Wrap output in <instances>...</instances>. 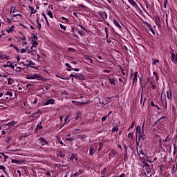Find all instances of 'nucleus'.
I'll list each match as a JSON object with an SVG mask.
<instances>
[{"label": "nucleus", "mask_w": 177, "mask_h": 177, "mask_svg": "<svg viewBox=\"0 0 177 177\" xmlns=\"http://www.w3.org/2000/svg\"><path fill=\"white\" fill-rule=\"evenodd\" d=\"M164 118H167V117L162 116L153 123V131H158V129H162V127L164 126V122H162V120H164Z\"/></svg>", "instance_id": "nucleus-1"}, {"label": "nucleus", "mask_w": 177, "mask_h": 177, "mask_svg": "<svg viewBox=\"0 0 177 177\" xmlns=\"http://www.w3.org/2000/svg\"><path fill=\"white\" fill-rule=\"evenodd\" d=\"M44 120L38 121L37 127L35 129V133H41L44 129V126H42V122Z\"/></svg>", "instance_id": "nucleus-2"}, {"label": "nucleus", "mask_w": 177, "mask_h": 177, "mask_svg": "<svg viewBox=\"0 0 177 177\" xmlns=\"http://www.w3.org/2000/svg\"><path fill=\"white\" fill-rule=\"evenodd\" d=\"M55 102H56V100H55V99L53 98H46L43 101V106H49V104H54Z\"/></svg>", "instance_id": "nucleus-3"}, {"label": "nucleus", "mask_w": 177, "mask_h": 177, "mask_svg": "<svg viewBox=\"0 0 177 177\" xmlns=\"http://www.w3.org/2000/svg\"><path fill=\"white\" fill-rule=\"evenodd\" d=\"M138 72H135L133 74H131V78L133 77L132 85H134L135 84H136V82H138V78L140 77L139 75H138Z\"/></svg>", "instance_id": "nucleus-4"}, {"label": "nucleus", "mask_w": 177, "mask_h": 177, "mask_svg": "<svg viewBox=\"0 0 177 177\" xmlns=\"http://www.w3.org/2000/svg\"><path fill=\"white\" fill-rule=\"evenodd\" d=\"M24 66L26 67H31L32 68H35V70H37L38 68V67L37 66H35V63H34V62L32 61H26V64H24Z\"/></svg>", "instance_id": "nucleus-5"}, {"label": "nucleus", "mask_w": 177, "mask_h": 177, "mask_svg": "<svg viewBox=\"0 0 177 177\" xmlns=\"http://www.w3.org/2000/svg\"><path fill=\"white\" fill-rule=\"evenodd\" d=\"M27 78L28 80H41V75L35 73L33 75H29Z\"/></svg>", "instance_id": "nucleus-6"}, {"label": "nucleus", "mask_w": 177, "mask_h": 177, "mask_svg": "<svg viewBox=\"0 0 177 177\" xmlns=\"http://www.w3.org/2000/svg\"><path fill=\"white\" fill-rule=\"evenodd\" d=\"M75 78L79 81H85L86 80L85 76L81 73H75Z\"/></svg>", "instance_id": "nucleus-7"}, {"label": "nucleus", "mask_w": 177, "mask_h": 177, "mask_svg": "<svg viewBox=\"0 0 177 177\" xmlns=\"http://www.w3.org/2000/svg\"><path fill=\"white\" fill-rule=\"evenodd\" d=\"M145 136H146L145 134L138 135V139L136 140L137 146H139V142H140V140H145ZM136 138H138V134H136Z\"/></svg>", "instance_id": "nucleus-8"}, {"label": "nucleus", "mask_w": 177, "mask_h": 177, "mask_svg": "<svg viewBox=\"0 0 177 177\" xmlns=\"http://www.w3.org/2000/svg\"><path fill=\"white\" fill-rule=\"evenodd\" d=\"M39 141L40 142V143H41V146H45L46 145V146H49V142L46 141V140L44 138V137H40L39 138Z\"/></svg>", "instance_id": "nucleus-9"}, {"label": "nucleus", "mask_w": 177, "mask_h": 177, "mask_svg": "<svg viewBox=\"0 0 177 177\" xmlns=\"http://www.w3.org/2000/svg\"><path fill=\"white\" fill-rule=\"evenodd\" d=\"M129 3L134 8V9H136V10H140V8L139 6H138V4L136 2L133 0H128Z\"/></svg>", "instance_id": "nucleus-10"}, {"label": "nucleus", "mask_w": 177, "mask_h": 177, "mask_svg": "<svg viewBox=\"0 0 177 177\" xmlns=\"http://www.w3.org/2000/svg\"><path fill=\"white\" fill-rule=\"evenodd\" d=\"M136 132V133H138V135H145V131L142 130V127H140V126H137Z\"/></svg>", "instance_id": "nucleus-11"}, {"label": "nucleus", "mask_w": 177, "mask_h": 177, "mask_svg": "<svg viewBox=\"0 0 177 177\" xmlns=\"http://www.w3.org/2000/svg\"><path fill=\"white\" fill-rule=\"evenodd\" d=\"M167 97L169 100H172V91H171V88H169L167 91Z\"/></svg>", "instance_id": "nucleus-12"}, {"label": "nucleus", "mask_w": 177, "mask_h": 177, "mask_svg": "<svg viewBox=\"0 0 177 177\" xmlns=\"http://www.w3.org/2000/svg\"><path fill=\"white\" fill-rule=\"evenodd\" d=\"M104 31H105V34H106V42H107V44H110V42H111V41L110 39H109V28H107V27H105Z\"/></svg>", "instance_id": "nucleus-13"}, {"label": "nucleus", "mask_w": 177, "mask_h": 177, "mask_svg": "<svg viewBox=\"0 0 177 177\" xmlns=\"http://www.w3.org/2000/svg\"><path fill=\"white\" fill-rule=\"evenodd\" d=\"M171 61L173 62V63H174V64H177V53H171Z\"/></svg>", "instance_id": "nucleus-14"}, {"label": "nucleus", "mask_w": 177, "mask_h": 177, "mask_svg": "<svg viewBox=\"0 0 177 177\" xmlns=\"http://www.w3.org/2000/svg\"><path fill=\"white\" fill-rule=\"evenodd\" d=\"M99 16H100V17H102V19H103L104 20H106V19H107V12H99Z\"/></svg>", "instance_id": "nucleus-15"}, {"label": "nucleus", "mask_w": 177, "mask_h": 177, "mask_svg": "<svg viewBox=\"0 0 177 177\" xmlns=\"http://www.w3.org/2000/svg\"><path fill=\"white\" fill-rule=\"evenodd\" d=\"M95 153H96V148L94 147H91L89 149V155L92 156L93 154H95Z\"/></svg>", "instance_id": "nucleus-16"}, {"label": "nucleus", "mask_w": 177, "mask_h": 177, "mask_svg": "<svg viewBox=\"0 0 177 177\" xmlns=\"http://www.w3.org/2000/svg\"><path fill=\"white\" fill-rule=\"evenodd\" d=\"M115 156H117V151H114V149H111L109 154V156L111 158H113V157H115Z\"/></svg>", "instance_id": "nucleus-17"}, {"label": "nucleus", "mask_w": 177, "mask_h": 177, "mask_svg": "<svg viewBox=\"0 0 177 177\" xmlns=\"http://www.w3.org/2000/svg\"><path fill=\"white\" fill-rule=\"evenodd\" d=\"M15 66L16 65L13 64L12 63V62L8 61V62H7V64L5 66V67H10L12 68V70H13L15 68Z\"/></svg>", "instance_id": "nucleus-18"}, {"label": "nucleus", "mask_w": 177, "mask_h": 177, "mask_svg": "<svg viewBox=\"0 0 177 177\" xmlns=\"http://www.w3.org/2000/svg\"><path fill=\"white\" fill-rule=\"evenodd\" d=\"M36 21L37 24V28L39 31H41V28H42V25L41 24V23H39V17H37Z\"/></svg>", "instance_id": "nucleus-19"}, {"label": "nucleus", "mask_w": 177, "mask_h": 177, "mask_svg": "<svg viewBox=\"0 0 177 177\" xmlns=\"http://www.w3.org/2000/svg\"><path fill=\"white\" fill-rule=\"evenodd\" d=\"M62 96L63 97H64L65 99H68V97H70V95L68 94V92L66 91H64L62 93Z\"/></svg>", "instance_id": "nucleus-20"}, {"label": "nucleus", "mask_w": 177, "mask_h": 177, "mask_svg": "<svg viewBox=\"0 0 177 177\" xmlns=\"http://www.w3.org/2000/svg\"><path fill=\"white\" fill-rule=\"evenodd\" d=\"M113 24H115L120 31L122 30V27L120 26V22H118V21L113 19Z\"/></svg>", "instance_id": "nucleus-21"}, {"label": "nucleus", "mask_w": 177, "mask_h": 177, "mask_svg": "<svg viewBox=\"0 0 177 177\" xmlns=\"http://www.w3.org/2000/svg\"><path fill=\"white\" fill-rule=\"evenodd\" d=\"M13 71H16V73H21V67L17 66V64H15V66H14V69H12Z\"/></svg>", "instance_id": "nucleus-22"}, {"label": "nucleus", "mask_w": 177, "mask_h": 177, "mask_svg": "<svg viewBox=\"0 0 177 177\" xmlns=\"http://www.w3.org/2000/svg\"><path fill=\"white\" fill-rule=\"evenodd\" d=\"M147 27L149 28L150 31L152 32L153 35H156V32L154 31V30H153V27L150 24H147Z\"/></svg>", "instance_id": "nucleus-23"}, {"label": "nucleus", "mask_w": 177, "mask_h": 177, "mask_svg": "<svg viewBox=\"0 0 177 177\" xmlns=\"http://www.w3.org/2000/svg\"><path fill=\"white\" fill-rule=\"evenodd\" d=\"M77 115L75 118V121L78 120L79 118H81V116L82 115V113H81V111H78L76 113Z\"/></svg>", "instance_id": "nucleus-24"}, {"label": "nucleus", "mask_w": 177, "mask_h": 177, "mask_svg": "<svg viewBox=\"0 0 177 177\" xmlns=\"http://www.w3.org/2000/svg\"><path fill=\"white\" fill-rule=\"evenodd\" d=\"M109 84H111V85H115V77L109 78Z\"/></svg>", "instance_id": "nucleus-25"}, {"label": "nucleus", "mask_w": 177, "mask_h": 177, "mask_svg": "<svg viewBox=\"0 0 177 177\" xmlns=\"http://www.w3.org/2000/svg\"><path fill=\"white\" fill-rule=\"evenodd\" d=\"M65 66H66V67H68V68H66L67 71H73V67H71V65H70V64L66 63V64H65Z\"/></svg>", "instance_id": "nucleus-26"}, {"label": "nucleus", "mask_w": 177, "mask_h": 177, "mask_svg": "<svg viewBox=\"0 0 177 177\" xmlns=\"http://www.w3.org/2000/svg\"><path fill=\"white\" fill-rule=\"evenodd\" d=\"M86 138H88L86 134H80L77 136V139H85Z\"/></svg>", "instance_id": "nucleus-27"}, {"label": "nucleus", "mask_w": 177, "mask_h": 177, "mask_svg": "<svg viewBox=\"0 0 177 177\" xmlns=\"http://www.w3.org/2000/svg\"><path fill=\"white\" fill-rule=\"evenodd\" d=\"M137 153H138L140 160H142V156H140V154H142V156H146V154H145V151H143V150H140L139 151H137Z\"/></svg>", "instance_id": "nucleus-28"}, {"label": "nucleus", "mask_w": 177, "mask_h": 177, "mask_svg": "<svg viewBox=\"0 0 177 177\" xmlns=\"http://www.w3.org/2000/svg\"><path fill=\"white\" fill-rule=\"evenodd\" d=\"M28 8L31 10V13L32 15H35V12H37V10L34 9V7L29 6Z\"/></svg>", "instance_id": "nucleus-29"}, {"label": "nucleus", "mask_w": 177, "mask_h": 177, "mask_svg": "<svg viewBox=\"0 0 177 177\" xmlns=\"http://www.w3.org/2000/svg\"><path fill=\"white\" fill-rule=\"evenodd\" d=\"M2 169L5 174L8 175V172H6V167H4L3 165H0V170Z\"/></svg>", "instance_id": "nucleus-30"}, {"label": "nucleus", "mask_w": 177, "mask_h": 177, "mask_svg": "<svg viewBox=\"0 0 177 177\" xmlns=\"http://www.w3.org/2000/svg\"><path fill=\"white\" fill-rule=\"evenodd\" d=\"M65 140H67L68 142H74V140H75V138H66L65 139Z\"/></svg>", "instance_id": "nucleus-31"}, {"label": "nucleus", "mask_w": 177, "mask_h": 177, "mask_svg": "<svg viewBox=\"0 0 177 177\" xmlns=\"http://www.w3.org/2000/svg\"><path fill=\"white\" fill-rule=\"evenodd\" d=\"M124 154H128V147L124 144Z\"/></svg>", "instance_id": "nucleus-32"}, {"label": "nucleus", "mask_w": 177, "mask_h": 177, "mask_svg": "<svg viewBox=\"0 0 177 177\" xmlns=\"http://www.w3.org/2000/svg\"><path fill=\"white\" fill-rule=\"evenodd\" d=\"M156 26H160V23H161V19H160L159 17H157V18L156 19Z\"/></svg>", "instance_id": "nucleus-33"}, {"label": "nucleus", "mask_w": 177, "mask_h": 177, "mask_svg": "<svg viewBox=\"0 0 177 177\" xmlns=\"http://www.w3.org/2000/svg\"><path fill=\"white\" fill-rule=\"evenodd\" d=\"M15 28V26H12L8 30H7V32L10 34V32H13V29Z\"/></svg>", "instance_id": "nucleus-34"}, {"label": "nucleus", "mask_w": 177, "mask_h": 177, "mask_svg": "<svg viewBox=\"0 0 177 177\" xmlns=\"http://www.w3.org/2000/svg\"><path fill=\"white\" fill-rule=\"evenodd\" d=\"M8 125H9V127H15V125H16V122L15 121H12L10 122H8Z\"/></svg>", "instance_id": "nucleus-35"}, {"label": "nucleus", "mask_w": 177, "mask_h": 177, "mask_svg": "<svg viewBox=\"0 0 177 177\" xmlns=\"http://www.w3.org/2000/svg\"><path fill=\"white\" fill-rule=\"evenodd\" d=\"M7 81H8V85H12V84H13V79L12 78H8Z\"/></svg>", "instance_id": "nucleus-36"}, {"label": "nucleus", "mask_w": 177, "mask_h": 177, "mask_svg": "<svg viewBox=\"0 0 177 177\" xmlns=\"http://www.w3.org/2000/svg\"><path fill=\"white\" fill-rule=\"evenodd\" d=\"M47 15L50 17V19H53V12H51L50 10L48 11Z\"/></svg>", "instance_id": "nucleus-37"}, {"label": "nucleus", "mask_w": 177, "mask_h": 177, "mask_svg": "<svg viewBox=\"0 0 177 177\" xmlns=\"http://www.w3.org/2000/svg\"><path fill=\"white\" fill-rule=\"evenodd\" d=\"M32 47L37 48L38 46V42H37V40L32 41Z\"/></svg>", "instance_id": "nucleus-38"}, {"label": "nucleus", "mask_w": 177, "mask_h": 177, "mask_svg": "<svg viewBox=\"0 0 177 177\" xmlns=\"http://www.w3.org/2000/svg\"><path fill=\"white\" fill-rule=\"evenodd\" d=\"M77 8L78 9H81V8H82V9H86V6H85L84 4L77 5Z\"/></svg>", "instance_id": "nucleus-39"}, {"label": "nucleus", "mask_w": 177, "mask_h": 177, "mask_svg": "<svg viewBox=\"0 0 177 177\" xmlns=\"http://www.w3.org/2000/svg\"><path fill=\"white\" fill-rule=\"evenodd\" d=\"M10 140H12V137H7L5 140L6 143H10Z\"/></svg>", "instance_id": "nucleus-40"}, {"label": "nucleus", "mask_w": 177, "mask_h": 177, "mask_svg": "<svg viewBox=\"0 0 177 177\" xmlns=\"http://www.w3.org/2000/svg\"><path fill=\"white\" fill-rule=\"evenodd\" d=\"M153 75L156 77V81H158V80H159L158 73H157L156 71H154V72L153 73Z\"/></svg>", "instance_id": "nucleus-41"}, {"label": "nucleus", "mask_w": 177, "mask_h": 177, "mask_svg": "<svg viewBox=\"0 0 177 177\" xmlns=\"http://www.w3.org/2000/svg\"><path fill=\"white\" fill-rule=\"evenodd\" d=\"M103 149V142H100L99 143V147H98V151H100Z\"/></svg>", "instance_id": "nucleus-42"}, {"label": "nucleus", "mask_w": 177, "mask_h": 177, "mask_svg": "<svg viewBox=\"0 0 177 177\" xmlns=\"http://www.w3.org/2000/svg\"><path fill=\"white\" fill-rule=\"evenodd\" d=\"M77 176H80V174L77 171H75V173L71 175V177H77Z\"/></svg>", "instance_id": "nucleus-43"}, {"label": "nucleus", "mask_w": 177, "mask_h": 177, "mask_svg": "<svg viewBox=\"0 0 177 177\" xmlns=\"http://www.w3.org/2000/svg\"><path fill=\"white\" fill-rule=\"evenodd\" d=\"M157 63H160V60L154 59L153 62H152V66H156Z\"/></svg>", "instance_id": "nucleus-44"}, {"label": "nucleus", "mask_w": 177, "mask_h": 177, "mask_svg": "<svg viewBox=\"0 0 177 177\" xmlns=\"http://www.w3.org/2000/svg\"><path fill=\"white\" fill-rule=\"evenodd\" d=\"M59 26H60L61 30H64V31H66V26L64 25L60 24Z\"/></svg>", "instance_id": "nucleus-45"}, {"label": "nucleus", "mask_w": 177, "mask_h": 177, "mask_svg": "<svg viewBox=\"0 0 177 177\" xmlns=\"http://www.w3.org/2000/svg\"><path fill=\"white\" fill-rule=\"evenodd\" d=\"M87 62H88V63H93V61L92 60V58L89 57L88 56L87 57H86Z\"/></svg>", "instance_id": "nucleus-46"}, {"label": "nucleus", "mask_w": 177, "mask_h": 177, "mask_svg": "<svg viewBox=\"0 0 177 177\" xmlns=\"http://www.w3.org/2000/svg\"><path fill=\"white\" fill-rule=\"evenodd\" d=\"M41 149L42 151H44V153H49V149L44 148V147H41Z\"/></svg>", "instance_id": "nucleus-47"}, {"label": "nucleus", "mask_w": 177, "mask_h": 177, "mask_svg": "<svg viewBox=\"0 0 177 177\" xmlns=\"http://www.w3.org/2000/svg\"><path fill=\"white\" fill-rule=\"evenodd\" d=\"M68 120V116L65 118L64 125H66V124H68V122H70V120Z\"/></svg>", "instance_id": "nucleus-48"}, {"label": "nucleus", "mask_w": 177, "mask_h": 177, "mask_svg": "<svg viewBox=\"0 0 177 177\" xmlns=\"http://www.w3.org/2000/svg\"><path fill=\"white\" fill-rule=\"evenodd\" d=\"M10 46H13L14 49H16L17 52H20V48H17V46H13V44H10Z\"/></svg>", "instance_id": "nucleus-49"}, {"label": "nucleus", "mask_w": 177, "mask_h": 177, "mask_svg": "<svg viewBox=\"0 0 177 177\" xmlns=\"http://www.w3.org/2000/svg\"><path fill=\"white\" fill-rule=\"evenodd\" d=\"M75 157V153H72L71 157L69 158L70 161H74Z\"/></svg>", "instance_id": "nucleus-50"}, {"label": "nucleus", "mask_w": 177, "mask_h": 177, "mask_svg": "<svg viewBox=\"0 0 177 177\" xmlns=\"http://www.w3.org/2000/svg\"><path fill=\"white\" fill-rule=\"evenodd\" d=\"M11 162L12 164H19V160H16V159H12L11 160Z\"/></svg>", "instance_id": "nucleus-51"}, {"label": "nucleus", "mask_w": 177, "mask_h": 177, "mask_svg": "<svg viewBox=\"0 0 177 177\" xmlns=\"http://www.w3.org/2000/svg\"><path fill=\"white\" fill-rule=\"evenodd\" d=\"M151 86L152 89H156V84H154V82L153 81L150 82Z\"/></svg>", "instance_id": "nucleus-52"}, {"label": "nucleus", "mask_w": 177, "mask_h": 177, "mask_svg": "<svg viewBox=\"0 0 177 177\" xmlns=\"http://www.w3.org/2000/svg\"><path fill=\"white\" fill-rule=\"evenodd\" d=\"M50 84H48L46 86H44V89H46V91H49V89H50Z\"/></svg>", "instance_id": "nucleus-53"}, {"label": "nucleus", "mask_w": 177, "mask_h": 177, "mask_svg": "<svg viewBox=\"0 0 177 177\" xmlns=\"http://www.w3.org/2000/svg\"><path fill=\"white\" fill-rule=\"evenodd\" d=\"M6 95H7L8 96H10V97H12V96H13V93H12V91H8Z\"/></svg>", "instance_id": "nucleus-54"}, {"label": "nucleus", "mask_w": 177, "mask_h": 177, "mask_svg": "<svg viewBox=\"0 0 177 177\" xmlns=\"http://www.w3.org/2000/svg\"><path fill=\"white\" fill-rule=\"evenodd\" d=\"M163 142H171V138H169V135H168Z\"/></svg>", "instance_id": "nucleus-55"}, {"label": "nucleus", "mask_w": 177, "mask_h": 177, "mask_svg": "<svg viewBox=\"0 0 177 177\" xmlns=\"http://www.w3.org/2000/svg\"><path fill=\"white\" fill-rule=\"evenodd\" d=\"M36 53H37V50H32V52L30 53V55H31L32 56H35Z\"/></svg>", "instance_id": "nucleus-56"}, {"label": "nucleus", "mask_w": 177, "mask_h": 177, "mask_svg": "<svg viewBox=\"0 0 177 177\" xmlns=\"http://www.w3.org/2000/svg\"><path fill=\"white\" fill-rule=\"evenodd\" d=\"M32 102L33 104H37V103H38V98H33V101Z\"/></svg>", "instance_id": "nucleus-57"}, {"label": "nucleus", "mask_w": 177, "mask_h": 177, "mask_svg": "<svg viewBox=\"0 0 177 177\" xmlns=\"http://www.w3.org/2000/svg\"><path fill=\"white\" fill-rule=\"evenodd\" d=\"M45 175H47V176H51L50 171H48V170H46L44 171Z\"/></svg>", "instance_id": "nucleus-58"}, {"label": "nucleus", "mask_w": 177, "mask_h": 177, "mask_svg": "<svg viewBox=\"0 0 177 177\" xmlns=\"http://www.w3.org/2000/svg\"><path fill=\"white\" fill-rule=\"evenodd\" d=\"M128 138H131V139H133V133H129Z\"/></svg>", "instance_id": "nucleus-59"}, {"label": "nucleus", "mask_w": 177, "mask_h": 177, "mask_svg": "<svg viewBox=\"0 0 177 177\" xmlns=\"http://www.w3.org/2000/svg\"><path fill=\"white\" fill-rule=\"evenodd\" d=\"M112 132H118V127H113Z\"/></svg>", "instance_id": "nucleus-60"}, {"label": "nucleus", "mask_w": 177, "mask_h": 177, "mask_svg": "<svg viewBox=\"0 0 177 177\" xmlns=\"http://www.w3.org/2000/svg\"><path fill=\"white\" fill-rule=\"evenodd\" d=\"M142 164L144 167H150V165H149V163L146 162L145 161H143Z\"/></svg>", "instance_id": "nucleus-61"}, {"label": "nucleus", "mask_w": 177, "mask_h": 177, "mask_svg": "<svg viewBox=\"0 0 177 177\" xmlns=\"http://www.w3.org/2000/svg\"><path fill=\"white\" fill-rule=\"evenodd\" d=\"M66 154L64 153H59L58 154V157H60V158H64L65 157Z\"/></svg>", "instance_id": "nucleus-62"}, {"label": "nucleus", "mask_w": 177, "mask_h": 177, "mask_svg": "<svg viewBox=\"0 0 177 177\" xmlns=\"http://www.w3.org/2000/svg\"><path fill=\"white\" fill-rule=\"evenodd\" d=\"M167 5H168V0H164V8H167Z\"/></svg>", "instance_id": "nucleus-63"}, {"label": "nucleus", "mask_w": 177, "mask_h": 177, "mask_svg": "<svg viewBox=\"0 0 177 177\" xmlns=\"http://www.w3.org/2000/svg\"><path fill=\"white\" fill-rule=\"evenodd\" d=\"M124 161H128V153L124 154Z\"/></svg>", "instance_id": "nucleus-64"}]
</instances>
